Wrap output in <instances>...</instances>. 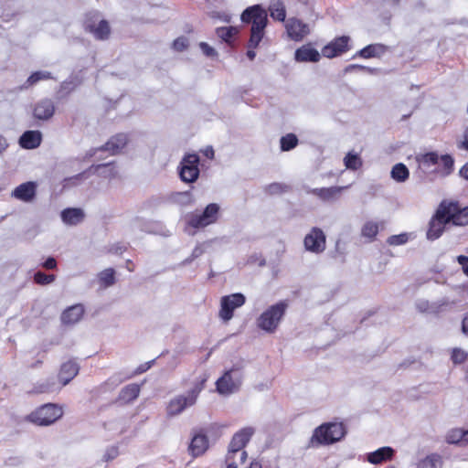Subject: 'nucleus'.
<instances>
[{"mask_svg": "<svg viewBox=\"0 0 468 468\" xmlns=\"http://www.w3.org/2000/svg\"><path fill=\"white\" fill-rule=\"evenodd\" d=\"M459 176L465 179V180H468V162L465 163L462 167L461 169L459 170Z\"/></svg>", "mask_w": 468, "mask_h": 468, "instance_id": "nucleus-61", "label": "nucleus"}, {"mask_svg": "<svg viewBox=\"0 0 468 468\" xmlns=\"http://www.w3.org/2000/svg\"><path fill=\"white\" fill-rule=\"evenodd\" d=\"M440 160H441V165H442L441 175L443 176H450L452 173L453 168H454L453 157L449 154H445L441 155Z\"/></svg>", "mask_w": 468, "mask_h": 468, "instance_id": "nucleus-43", "label": "nucleus"}, {"mask_svg": "<svg viewBox=\"0 0 468 468\" xmlns=\"http://www.w3.org/2000/svg\"><path fill=\"white\" fill-rule=\"evenodd\" d=\"M209 448V441L204 429L195 430L188 445L187 451L192 458H197L206 453Z\"/></svg>", "mask_w": 468, "mask_h": 468, "instance_id": "nucleus-11", "label": "nucleus"}, {"mask_svg": "<svg viewBox=\"0 0 468 468\" xmlns=\"http://www.w3.org/2000/svg\"><path fill=\"white\" fill-rule=\"evenodd\" d=\"M443 209L442 216L447 224L464 227L468 225V206L461 207L455 200L443 199L438 206Z\"/></svg>", "mask_w": 468, "mask_h": 468, "instance_id": "nucleus-7", "label": "nucleus"}, {"mask_svg": "<svg viewBox=\"0 0 468 468\" xmlns=\"http://www.w3.org/2000/svg\"><path fill=\"white\" fill-rule=\"evenodd\" d=\"M84 307L82 304H75L67 308L61 314V321L64 324H74L83 316Z\"/></svg>", "mask_w": 468, "mask_h": 468, "instance_id": "nucleus-25", "label": "nucleus"}, {"mask_svg": "<svg viewBox=\"0 0 468 468\" xmlns=\"http://www.w3.org/2000/svg\"><path fill=\"white\" fill-rule=\"evenodd\" d=\"M42 143V133L38 130H28L24 132L19 139L18 144L21 148L33 150L37 148Z\"/></svg>", "mask_w": 468, "mask_h": 468, "instance_id": "nucleus-19", "label": "nucleus"}, {"mask_svg": "<svg viewBox=\"0 0 468 468\" xmlns=\"http://www.w3.org/2000/svg\"><path fill=\"white\" fill-rule=\"evenodd\" d=\"M378 231L379 227L377 222L367 221L361 229V235L369 239L370 241H373L378 234Z\"/></svg>", "mask_w": 468, "mask_h": 468, "instance_id": "nucleus-39", "label": "nucleus"}, {"mask_svg": "<svg viewBox=\"0 0 468 468\" xmlns=\"http://www.w3.org/2000/svg\"><path fill=\"white\" fill-rule=\"evenodd\" d=\"M253 433L254 430L252 428L246 427L233 435L225 458L227 468H238L239 463H243L246 461L248 454L244 448L250 441Z\"/></svg>", "mask_w": 468, "mask_h": 468, "instance_id": "nucleus-2", "label": "nucleus"}, {"mask_svg": "<svg viewBox=\"0 0 468 468\" xmlns=\"http://www.w3.org/2000/svg\"><path fill=\"white\" fill-rule=\"evenodd\" d=\"M118 453V449L116 447H112L111 449H108L105 454L103 455V461L110 462L116 458Z\"/></svg>", "mask_w": 468, "mask_h": 468, "instance_id": "nucleus-57", "label": "nucleus"}, {"mask_svg": "<svg viewBox=\"0 0 468 468\" xmlns=\"http://www.w3.org/2000/svg\"><path fill=\"white\" fill-rule=\"evenodd\" d=\"M346 433V426L342 422H324L314 429L308 447L317 448L334 444L342 440Z\"/></svg>", "mask_w": 468, "mask_h": 468, "instance_id": "nucleus-3", "label": "nucleus"}, {"mask_svg": "<svg viewBox=\"0 0 468 468\" xmlns=\"http://www.w3.org/2000/svg\"><path fill=\"white\" fill-rule=\"evenodd\" d=\"M344 164L347 169L356 171L362 165V161L357 154L349 152L344 158Z\"/></svg>", "mask_w": 468, "mask_h": 468, "instance_id": "nucleus-41", "label": "nucleus"}, {"mask_svg": "<svg viewBox=\"0 0 468 468\" xmlns=\"http://www.w3.org/2000/svg\"><path fill=\"white\" fill-rule=\"evenodd\" d=\"M216 387L218 392L220 394H230L238 388V385L232 379L230 371L225 372V374L217 380Z\"/></svg>", "mask_w": 468, "mask_h": 468, "instance_id": "nucleus-28", "label": "nucleus"}, {"mask_svg": "<svg viewBox=\"0 0 468 468\" xmlns=\"http://www.w3.org/2000/svg\"><path fill=\"white\" fill-rule=\"evenodd\" d=\"M75 87L74 83L72 82V80H64L62 83H61V89L62 90H73Z\"/></svg>", "mask_w": 468, "mask_h": 468, "instance_id": "nucleus-63", "label": "nucleus"}, {"mask_svg": "<svg viewBox=\"0 0 468 468\" xmlns=\"http://www.w3.org/2000/svg\"><path fill=\"white\" fill-rule=\"evenodd\" d=\"M240 20L245 25H250L249 47L257 48L265 35L269 22L267 10L260 4L248 6L242 11Z\"/></svg>", "mask_w": 468, "mask_h": 468, "instance_id": "nucleus-1", "label": "nucleus"}, {"mask_svg": "<svg viewBox=\"0 0 468 468\" xmlns=\"http://www.w3.org/2000/svg\"><path fill=\"white\" fill-rule=\"evenodd\" d=\"M321 55L312 44H305L296 48L294 52V59L297 62H318L321 58Z\"/></svg>", "mask_w": 468, "mask_h": 468, "instance_id": "nucleus-20", "label": "nucleus"}, {"mask_svg": "<svg viewBox=\"0 0 468 468\" xmlns=\"http://www.w3.org/2000/svg\"><path fill=\"white\" fill-rule=\"evenodd\" d=\"M37 184L36 182L27 181L15 187L11 193V197L19 201L30 203L37 197Z\"/></svg>", "mask_w": 468, "mask_h": 468, "instance_id": "nucleus-17", "label": "nucleus"}, {"mask_svg": "<svg viewBox=\"0 0 468 468\" xmlns=\"http://www.w3.org/2000/svg\"><path fill=\"white\" fill-rule=\"evenodd\" d=\"M171 198L174 202L181 205L187 206L193 203V196L191 191L175 192L172 194Z\"/></svg>", "mask_w": 468, "mask_h": 468, "instance_id": "nucleus-42", "label": "nucleus"}, {"mask_svg": "<svg viewBox=\"0 0 468 468\" xmlns=\"http://www.w3.org/2000/svg\"><path fill=\"white\" fill-rule=\"evenodd\" d=\"M61 388L56 383L54 378H48L42 382L35 384L32 389L29 391L30 394H49L59 390Z\"/></svg>", "mask_w": 468, "mask_h": 468, "instance_id": "nucleus-29", "label": "nucleus"}, {"mask_svg": "<svg viewBox=\"0 0 468 468\" xmlns=\"http://www.w3.org/2000/svg\"><path fill=\"white\" fill-rule=\"evenodd\" d=\"M90 175H97L104 178H112L116 175L113 162L92 165L88 169L74 176L76 179L87 178Z\"/></svg>", "mask_w": 468, "mask_h": 468, "instance_id": "nucleus-16", "label": "nucleus"}, {"mask_svg": "<svg viewBox=\"0 0 468 468\" xmlns=\"http://www.w3.org/2000/svg\"><path fill=\"white\" fill-rule=\"evenodd\" d=\"M410 238V233L402 232L398 235H391L387 239V243L389 246H400L406 244Z\"/></svg>", "mask_w": 468, "mask_h": 468, "instance_id": "nucleus-44", "label": "nucleus"}, {"mask_svg": "<svg viewBox=\"0 0 468 468\" xmlns=\"http://www.w3.org/2000/svg\"><path fill=\"white\" fill-rule=\"evenodd\" d=\"M128 137L126 133H117L112 136L106 144L101 145V149L109 152L111 155H115L127 144Z\"/></svg>", "mask_w": 468, "mask_h": 468, "instance_id": "nucleus-23", "label": "nucleus"}, {"mask_svg": "<svg viewBox=\"0 0 468 468\" xmlns=\"http://www.w3.org/2000/svg\"><path fill=\"white\" fill-rule=\"evenodd\" d=\"M202 253H203V250L201 249V247H199V246L195 247L194 250H192L191 256L189 258L186 259L183 261V264L186 265V264L190 263L193 260L198 258Z\"/></svg>", "mask_w": 468, "mask_h": 468, "instance_id": "nucleus-55", "label": "nucleus"}, {"mask_svg": "<svg viewBox=\"0 0 468 468\" xmlns=\"http://www.w3.org/2000/svg\"><path fill=\"white\" fill-rule=\"evenodd\" d=\"M248 264H258L260 267L266 265V260L260 253H254L250 255L247 261Z\"/></svg>", "mask_w": 468, "mask_h": 468, "instance_id": "nucleus-53", "label": "nucleus"}, {"mask_svg": "<svg viewBox=\"0 0 468 468\" xmlns=\"http://www.w3.org/2000/svg\"><path fill=\"white\" fill-rule=\"evenodd\" d=\"M285 28L288 37L295 42L302 41L310 33L308 25L296 17H290L285 23Z\"/></svg>", "mask_w": 468, "mask_h": 468, "instance_id": "nucleus-15", "label": "nucleus"}, {"mask_svg": "<svg viewBox=\"0 0 468 468\" xmlns=\"http://www.w3.org/2000/svg\"><path fill=\"white\" fill-rule=\"evenodd\" d=\"M90 34L98 40L108 39L111 34L109 22L105 19H101Z\"/></svg>", "mask_w": 468, "mask_h": 468, "instance_id": "nucleus-34", "label": "nucleus"}, {"mask_svg": "<svg viewBox=\"0 0 468 468\" xmlns=\"http://www.w3.org/2000/svg\"><path fill=\"white\" fill-rule=\"evenodd\" d=\"M126 250H127V245L122 242L114 243L109 249L110 253L116 254V255H122Z\"/></svg>", "mask_w": 468, "mask_h": 468, "instance_id": "nucleus-54", "label": "nucleus"}, {"mask_svg": "<svg viewBox=\"0 0 468 468\" xmlns=\"http://www.w3.org/2000/svg\"><path fill=\"white\" fill-rule=\"evenodd\" d=\"M420 468H441V456L438 453L427 455L420 463Z\"/></svg>", "mask_w": 468, "mask_h": 468, "instance_id": "nucleus-38", "label": "nucleus"}, {"mask_svg": "<svg viewBox=\"0 0 468 468\" xmlns=\"http://www.w3.org/2000/svg\"><path fill=\"white\" fill-rule=\"evenodd\" d=\"M440 158H441V156H439L437 152L431 151V152H428V153L423 154L420 157V162L424 166H428L429 167V166L437 165L439 163Z\"/></svg>", "mask_w": 468, "mask_h": 468, "instance_id": "nucleus-45", "label": "nucleus"}, {"mask_svg": "<svg viewBox=\"0 0 468 468\" xmlns=\"http://www.w3.org/2000/svg\"><path fill=\"white\" fill-rule=\"evenodd\" d=\"M52 79V75L49 71L37 70L32 72L26 82L23 84L22 89H27L30 86L37 84L40 80Z\"/></svg>", "mask_w": 468, "mask_h": 468, "instance_id": "nucleus-36", "label": "nucleus"}, {"mask_svg": "<svg viewBox=\"0 0 468 468\" xmlns=\"http://www.w3.org/2000/svg\"><path fill=\"white\" fill-rule=\"evenodd\" d=\"M41 266L47 270H53L57 267V261L54 257H48L42 263Z\"/></svg>", "mask_w": 468, "mask_h": 468, "instance_id": "nucleus-58", "label": "nucleus"}, {"mask_svg": "<svg viewBox=\"0 0 468 468\" xmlns=\"http://www.w3.org/2000/svg\"><path fill=\"white\" fill-rule=\"evenodd\" d=\"M55 276L52 274H46L43 271H37L34 273V282L37 284L46 285L52 282Z\"/></svg>", "mask_w": 468, "mask_h": 468, "instance_id": "nucleus-49", "label": "nucleus"}, {"mask_svg": "<svg viewBox=\"0 0 468 468\" xmlns=\"http://www.w3.org/2000/svg\"><path fill=\"white\" fill-rule=\"evenodd\" d=\"M457 262L461 265L463 273L468 277V256H457Z\"/></svg>", "mask_w": 468, "mask_h": 468, "instance_id": "nucleus-56", "label": "nucleus"}, {"mask_svg": "<svg viewBox=\"0 0 468 468\" xmlns=\"http://www.w3.org/2000/svg\"><path fill=\"white\" fill-rule=\"evenodd\" d=\"M268 10L272 19L280 22H283L285 20L286 10L281 0H271Z\"/></svg>", "mask_w": 468, "mask_h": 468, "instance_id": "nucleus-31", "label": "nucleus"}, {"mask_svg": "<svg viewBox=\"0 0 468 468\" xmlns=\"http://www.w3.org/2000/svg\"><path fill=\"white\" fill-rule=\"evenodd\" d=\"M388 47L381 43L369 44L360 50H358L354 58L360 57L362 58H381L387 51Z\"/></svg>", "mask_w": 468, "mask_h": 468, "instance_id": "nucleus-24", "label": "nucleus"}, {"mask_svg": "<svg viewBox=\"0 0 468 468\" xmlns=\"http://www.w3.org/2000/svg\"><path fill=\"white\" fill-rule=\"evenodd\" d=\"M189 45L187 37L181 36L173 41L172 48L177 52H182L187 48Z\"/></svg>", "mask_w": 468, "mask_h": 468, "instance_id": "nucleus-51", "label": "nucleus"}, {"mask_svg": "<svg viewBox=\"0 0 468 468\" xmlns=\"http://www.w3.org/2000/svg\"><path fill=\"white\" fill-rule=\"evenodd\" d=\"M288 306L287 301H280L269 306L257 318V327L267 334H274L279 328Z\"/></svg>", "mask_w": 468, "mask_h": 468, "instance_id": "nucleus-4", "label": "nucleus"}, {"mask_svg": "<svg viewBox=\"0 0 468 468\" xmlns=\"http://www.w3.org/2000/svg\"><path fill=\"white\" fill-rule=\"evenodd\" d=\"M80 371L79 365L74 360H69L60 366L58 379L60 388L68 385Z\"/></svg>", "mask_w": 468, "mask_h": 468, "instance_id": "nucleus-18", "label": "nucleus"}, {"mask_svg": "<svg viewBox=\"0 0 468 468\" xmlns=\"http://www.w3.org/2000/svg\"><path fill=\"white\" fill-rule=\"evenodd\" d=\"M463 138V141L458 144V148L468 151V127L464 130Z\"/></svg>", "mask_w": 468, "mask_h": 468, "instance_id": "nucleus-60", "label": "nucleus"}, {"mask_svg": "<svg viewBox=\"0 0 468 468\" xmlns=\"http://www.w3.org/2000/svg\"><path fill=\"white\" fill-rule=\"evenodd\" d=\"M207 377L206 375L195 383L188 391L187 396L179 395L172 399L166 406V413L169 417L182 413L187 407L193 406L197 399L199 393L205 388Z\"/></svg>", "mask_w": 468, "mask_h": 468, "instance_id": "nucleus-6", "label": "nucleus"}, {"mask_svg": "<svg viewBox=\"0 0 468 468\" xmlns=\"http://www.w3.org/2000/svg\"><path fill=\"white\" fill-rule=\"evenodd\" d=\"M101 15L97 10H91L85 14L83 27L86 32L90 33L92 29L97 26L101 18Z\"/></svg>", "mask_w": 468, "mask_h": 468, "instance_id": "nucleus-35", "label": "nucleus"}, {"mask_svg": "<svg viewBox=\"0 0 468 468\" xmlns=\"http://www.w3.org/2000/svg\"><path fill=\"white\" fill-rule=\"evenodd\" d=\"M290 189H291L290 186L283 184V183H278V182L269 184L265 187V191L270 195L282 194L284 192L289 191Z\"/></svg>", "mask_w": 468, "mask_h": 468, "instance_id": "nucleus-46", "label": "nucleus"}, {"mask_svg": "<svg viewBox=\"0 0 468 468\" xmlns=\"http://www.w3.org/2000/svg\"><path fill=\"white\" fill-rule=\"evenodd\" d=\"M442 207H437L434 214L429 221L428 229L426 232V238L429 240L438 239L445 231L446 226L448 225L444 217L442 216Z\"/></svg>", "mask_w": 468, "mask_h": 468, "instance_id": "nucleus-13", "label": "nucleus"}, {"mask_svg": "<svg viewBox=\"0 0 468 468\" xmlns=\"http://www.w3.org/2000/svg\"><path fill=\"white\" fill-rule=\"evenodd\" d=\"M99 282L103 287H109L115 282V271L112 268L105 269L98 274Z\"/></svg>", "mask_w": 468, "mask_h": 468, "instance_id": "nucleus-40", "label": "nucleus"}, {"mask_svg": "<svg viewBox=\"0 0 468 468\" xmlns=\"http://www.w3.org/2000/svg\"><path fill=\"white\" fill-rule=\"evenodd\" d=\"M463 433L462 429H452L446 436V441L450 444L463 442Z\"/></svg>", "mask_w": 468, "mask_h": 468, "instance_id": "nucleus-47", "label": "nucleus"}, {"mask_svg": "<svg viewBox=\"0 0 468 468\" xmlns=\"http://www.w3.org/2000/svg\"><path fill=\"white\" fill-rule=\"evenodd\" d=\"M200 157L197 154H186L177 167L178 176L185 183H195L200 175Z\"/></svg>", "mask_w": 468, "mask_h": 468, "instance_id": "nucleus-9", "label": "nucleus"}, {"mask_svg": "<svg viewBox=\"0 0 468 468\" xmlns=\"http://www.w3.org/2000/svg\"><path fill=\"white\" fill-rule=\"evenodd\" d=\"M199 48L203 54L207 58H213L218 56V52L216 51V49L213 47L209 46L207 42H200Z\"/></svg>", "mask_w": 468, "mask_h": 468, "instance_id": "nucleus-52", "label": "nucleus"}, {"mask_svg": "<svg viewBox=\"0 0 468 468\" xmlns=\"http://www.w3.org/2000/svg\"><path fill=\"white\" fill-rule=\"evenodd\" d=\"M468 358V355L461 348L455 347L452 351L451 359L454 364H463Z\"/></svg>", "mask_w": 468, "mask_h": 468, "instance_id": "nucleus-48", "label": "nucleus"}, {"mask_svg": "<svg viewBox=\"0 0 468 468\" xmlns=\"http://www.w3.org/2000/svg\"><path fill=\"white\" fill-rule=\"evenodd\" d=\"M55 112V106L50 99H44L36 103L33 115L37 120H49Z\"/></svg>", "mask_w": 468, "mask_h": 468, "instance_id": "nucleus-21", "label": "nucleus"}, {"mask_svg": "<svg viewBox=\"0 0 468 468\" xmlns=\"http://www.w3.org/2000/svg\"><path fill=\"white\" fill-rule=\"evenodd\" d=\"M390 176L394 181L403 183L409 179L410 170L403 163H398L391 168Z\"/></svg>", "mask_w": 468, "mask_h": 468, "instance_id": "nucleus-33", "label": "nucleus"}, {"mask_svg": "<svg viewBox=\"0 0 468 468\" xmlns=\"http://www.w3.org/2000/svg\"><path fill=\"white\" fill-rule=\"evenodd\" d=\"M350 37L348 36H341L335 37L322 48V56L333 58L342 55L349 50L348 43Z\"/></svg>", "mask_w": 468, "mask_h": 468, "instance_id": "nucleus-14", "label": "nucleus"}, {"mask_svg": "<svg viewBox=\"0 0 468 468\" xmlns=\"http://www.w3.org/2000/svg\"><path fill=\"white\" fill-rule=\"evenodd\" d=\"M299 144V139L295 133H290L281 137L280 149L282 152H289L294 149Z\"/></svg>", "mask_w": 468, "mask_h": 468, "instance_id": "nucleus-37", "label": "nucleus"}, {"mask_svg": "<svg viewBox=\"0 0 468 468\" xmlns=\"http://www.w3.org/2000/svg\"><path fill=\"white\" fill-rule=\"evenodd\" d=\"M64 414L62 406L56 403H45L26 416L25 420L38 427H47L54 424Z\"/></svg>", "mask_w": 468, "mask_h": 468, "instance_id": "nucleus-5", "label": "nucleus"}, {"mask_svg": "<svg viewBox=\"0 0 468 468\" xmlns=\"http://www.w3.org/2000/svg\"><path fill=\"white\" fill-rule=\"evenodd\" d=\"M239 30L233 26L220 27L216 29L217 36L224 42L231 44L234 42L236 36Z\"/></svg>", "mask_w": 468, "mask_h": 468, "instance_id": "nucleus-32", "label": "nucleus"}, {"mask_svg": "<svg viewBox=\"0 0 468 468\" xmlns=\"http://www.w3.org/2000/svg\"><path fill=\"white\" fill-rule=\"evenodd\" d=\"M245 303L244 294H226L221 298L219 317L227 322L233 316L236 308Z\"/></svg>", "mask_w": 468, "mask_h": 468, "instance_id": "nucleus-12", "label": "nucleus"}, {"mask_svg": "<svg viewBox=\"0 0 468 468\" xmlns=\"http://www.w3.org/2000/svg\"><path fill=\"white\" fill-rule=\"evenodd\" d=\"M343 189L344 187L342 186L321 187L314 188L310 193H313L324 201H331L337 198Z\"/></svg>", "mask_w": 468, "mask_h": 468, "instance_id": "nucleus-30", "label": "nucleus"}, {"mask_svg": "<svg viewBox=\"0 0 468 468\" xmlns=\"http://www.w3.org/2000/svg\"><path fill=\"white\" fill-rule=\"evenodd\" d=\"M326 236L318 227H313L303 239L304 249L312 253L320 254L324 251Z\"/></svg>", "mask_w": 468, "mask_h": 468, "instance_id": "nucleus-10", "label": "nucleus"}, {"mask_svg": "<svg viewBox=\"0 0 468 468\" xmlns=\"http://www.w3.org/2000/svg\"><path fill=\"white\" fill-rule=\"evenodd\" d=\"M105 152L104 149H101V146L96 147V148H90L88 150L83 157V160H90L93 156H96L98 153H103Z\"/></svg>", "mask_w": 468, "mask_h": 468, "instance_id": "nucleus-59", "label": "nucleus"}, {"mask_svg": "<svg viewBox=\"0 0 468 468\" xmlns=\"http://www.w3.org/2000/svg\"><path fill=\"white\" fill-rule=\"evenodd\" d=\"M354 71H366V72L373 74L377 71V69L359 65V64H350L345 68V73H351Z\"/></svg>", "mask_w": 468, "mask_h": 468, "instance_id": "nucleus-50", "label": "nucleus"}, {"mask_svg": "<svg viewBox=\"0 0 468 468\" xmlns=\"http://www.w3.org/2000/svg\"><path fill=\"white\" fill-rule=\"evenodd\" d=\"M219 205L210 203L200 213H192L186 218V224L196 229H204L217 222L219 216Z\"/></svg>", "mask_w": 468, "mask_h": 468, "instance_id": "nucleus-8", "label": "nucleus"}, {"mask_svg": "<svg viewBox=\"0 0 468 468\" xmlns=\"http://www.w3.org/2000/svg\"><path fill=\"white\" fill-rule=\"evenodd\" d=\"M60 218L64 224L68 226H76L83 221L85 213L80 207H67L61 210Z\"/></svg>", "mask_w": 468, "mask_h": 468, "instance_id": "nucleus-22", "label": "nucleus"}, {"mask_svg": "<svg viewBox=\"0 0 468 468\" xmlns=\"http://www.w3.org/2000/svg\"><path fill=\"white\" fill-rule=\"evenodd\" d=\"M8 145L9 144H8L5 137L4 135L0 134V154L6 150Z\"/></svg>", "mask_w": 468, "mask_h": 468, "instance_id": "nucleus-62", "label": "nucleus"}, {"mask_svg": "<svg viewBox=\"0 0 468 468\" xmlns=\"http://www.w3.org/2000/svg\"><path fill=\"white\" fill-rule=\"evenodd\" d=\"M141 385L136 383H132L123 387L119 395L118 401L122 404H128L135 400L140 394Z\"/></svg>", "mask_w": 468, "mask_h": 468, "instance_id": "nucleus-26", "label": "nucleus"}, {"mask_svg": "<svg viewBox=\"0 0 468 468\" xmlns=\"http://www.w3.org/2000/svg\"><path fill=\"white\" fill-rule=\"evenodd\" d=\"M462 331L465 335L468 336V314L463 319Z\"/></svg>", "mask_w": 468, "mask_h": 468, "instance_id": "nucleus-64", "label": "nucleus"}, {"mask_svg": "<svg viewBox=\"0 0 468 468\" xmlns=\"http://www.w3.org/2000/svg\"><path fill=\"white\" fill-rule=\"evenodd\" d=\"M394 450L391 447H381L367 454V461L373 464H379L393 458Z\"/></svg>", "mask_w": 468, "mask_h": 468, "instance_id": "nucleus-27", "label": "nucleus"}]
</instances>
